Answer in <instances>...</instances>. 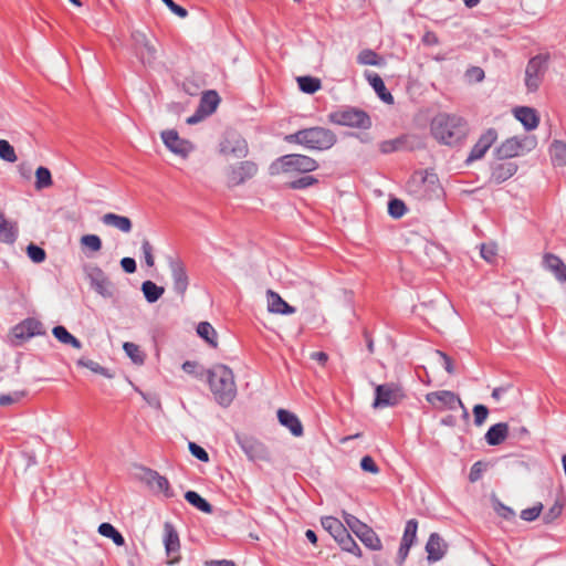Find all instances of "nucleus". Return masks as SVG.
I'll use <instances>...</instances> for the list:
<instances>
[{"label":"nucleus","instance_id":"obj_1","mask_svg":"<svg viewBox=\"0 0 566 566\" xmlns=\"http://www.w3.org/2000/svg\"><path fill=\"white\" fill-rule=\"evenodd\" d=\"M208 384L214 401L228 408L237 396V385L232 370L226 365H216L207 373Z\"/></svg>","mask_w":566,"mask_h":566},{"label":"nucleus","instance_id":"obj_2","mask_svg":"<svg viewBox=\"0 0 566 566\" xmlns=\"http://www.w3.org/2000/svg\"><path fill=\"white\" fill-rule=\"evenodd\" d=\"M431 134L440 144L454 146L465 138L468 125L460 116L441 113L431 122Z\"/></svg>","mask_w":566,"mask_h":566},{"label":"nucleus","instance_id":"obj_3","mask_svg":"<svg viewBox=\"0 0 566 566\" xmlns=\"http://www.w3.org/2000/svg\"><path fill=\"white\" fill-rule=\"evenodd\" d=\"M285 140L291 144L301 145L310 150L325 151L335 146L337 136L329 128L313 126L286 135Z\"/></svg>","mask_w":566,"mask_h":566},{"label":"nucleus","instance_id":"obj_4","mask_svg":"<svg viewBox=\"0 0 566 566\" xmlns=\"http://www.w3.org/2000/svg\"><path fill=\"white\" fill-rule=\"evenodd\" d=\"M318 163L306 155L287 154L276 158L269 166V174L277 176L281 174H307L316 170Z\"/></svg>","mask_w":566,"mask_h":566},{"label":"nucleus","instance_id":"obj_5","mask_svg":"<svg viewBox=\"0 0 566 566\" xmlns=\"http://www.w3.org/2000/svg\"><path fill=\"white\" fill-rule=\"evenodd\" d=\"M329 123L358 129H369L371 118L367 112L354 106H342L327 115Z\"/></svg>","mask_w":566,"mask_h":566},{"label":"nucleus","instance_id":"obj_6","mask_svg":"<svg viewBox=\"0 0 566 566\" xmlns=\"http://www.w3.org/2000/svg\"><path fill=\"white\" fill-rule=\"evenodd\" d=\"M408 191L417 200H429L439 196L441 187L434 174L415 176L407 185Z\"/></svg>","mask_w":566,"mask_h":566},{"label":"nucleus","instance_id":"obj_7","mask_svg":"<svg viewBox=\"0 0 566 566\" xmlns=\"http://www.w3.org/2000/svg\"><path fill=\"white\" fill-rule=\"evenodd\" d=\"M343 518L346 525L356 534L367 548L373 551H380L382 548L379 536L371 527L347 512H343Z\"/></svg>","mask_w":566,"mask_h":566},{"label":"nucleus","instance_id":"obj_8","mask_svg":"<svg viewBox=\"0 0 566 566\" xmlns=\"http://www.w3.org/2000/svg\"><path fill=\"white\" fill-rule=\"evenodd\" d=\"M548 69V56L537 54L531 57L526 64L524 83L528 92H536Z\"/></svg>","mask_w":566,"mask_h":566},{"label":"nucleus","instance_id":"obj_9","mask_svg":"<svg viewBox=\"0 0 566 566\" xmlns=\"http://www.w3.org/2000/svg\"><path fill=\"white\" fill-rule=\"evenodd\" d=\"M235 442L245 457L252 462L266 461L270 459V453L265 444L253 436L235 433Z\"/></svg>","mask_w":566,"mask_h":566},{"label":"nucleus","instance_id":"obj_10","mask_svg":"<svg viewBox=\"0 0 566 566\" xmlns=\"http://www.w3.org/2000/svg\"><path fill=\"white\" fill-rule=\"evenodd\" d=\"M90 286L102 297L112 298L115 294V285L106 273L97 265L85 269Z\"/></svg>","mask_w":566,"mask_h":566},{"label":"nucleus","instance_id":"obj_11","mask_svg":"<svg viewBox=\"0 0 566 566\" xmlns=\"http://www.w3.org/2000/svg\"><path fill=\"white\" fill-rule=\"evenodd\" d=\"M403 398L401 388L392 382L378 385L375 388L374 408L392 407Z\"/></svg>","mask_w":566,"mask_h":566},{"label":"nucleus","instance_id":"obj_12","mask_svg":"<svg viewBox=\"0 0 566 566\" xmlns=\"http://www.w3.org/2000/svg\"><path fill=\"white\" fill-rule=\"evenodd\" d=\"M259 167L254 161L244 160L230 167L228 184L231 187L243 185L258 174Z\"/></svg>","mask_w":566,"mask_h":566},{"label":"nucleus","instance_id":"obj_13","mask_svg":"<svg viewBox=\"0 0 566 566\" xmlns=\"http://www.w3.org/2000/svg\"><path fill=\"white\" fill-rule=\"evenodd\" d=\"M426 400L437 409L455 410L457 407L464 409V405L460 397L450 390H438L428 392Z\"/></svg>","mask_w":566,"mask_h":566},{"label":"nucleus","instance_id":"obj_14","mask_svg":"<svg viewBox=\"0 0 566 566\" xmlns=\"http://www.w3.org/2000/svg\"><path fill=\"white\" fill-rule=\"evenodd\" d=\"M220 153L235 158H244L249 153L247 140L234 132H229L220 143Z\"/></svg>","mask_w":566,"mask_h":566},{"label":"nucleus","instance_id":"obj_15","mask_svg":"<svg viewBox=\"0 0 566 566\" xmlns=\"http://www.w3.org/2000/svg\"><path fill=\"white\" fill-rule=\"evenodd\" d=\"M164 545H165V552L168 557H170V560L168 564L174 565L179 563L180 560V539L179 534L170 522H166L164 524Z\"/></svg>","mask_w":566,"mask_h":566},{"label":"nucleus","instance_id":"obj_16","mask_svg":"<svg viewBox=\"0 0 566 566\" xmlns=\"http://www.w3.org/2000/svg\"><path fill=\"white\" fill-rule=\"evenodd\" d=\"M161 139L171 153L182 158H186L193 150V145L189 140L180 138L175 129L161 132Z\"/></svg>","mask_w":566,"mask_h":566},{"label":"nucleus","instance_id":"obj_17","mask_svg":"<svg viewBox=\"0 0 566 566\" xmlns=\"http://www.w3.org/2000/svg\"><path fill=\"white\" fill-rule=\"evenodd\" d=\"M168 264L171 272L174 291L179 296L184 297L189 285V277L186 266L180 259L172 258L169 259Z\"/></svg>","mask_w":566,"mask_h":566},{"label":"nucleus","instance_id":"obj_18","mask_svg":"<svg viewBox=\"0 0 566 566\" xmlns=\"http://www.w3.org/2000/svg\"><path fill=\"white\" fill-rule=\"evenodd\" d=\"M497 139V132L494 128H489L484 133L481 134L478 142L473 145L467 161L471 163L474 160H479L484 157L486 151L491 148V146Z\"/></svg>","mask_w":566,"mask_h":566},{"label":"nucleus","instance_id":"obj_19","mask_svg":"<svg viewBox=\"0 0 566 566\" xmlns=\"http://www.w3.org/2000/svg\"><path fill=\"white\" fill-rule=\"evenodd\" d=\"M44 334L43 325L36 318H25L12 328V335L20 342Z\"/></svg>","mask_w":566,"mask_h":566},{"label":"nucleus","instance_id":"obj_20","mask_svg":"<svg viewBox=\"0 0 566 566\" xmlns=\"http://www.w3.org/2000/svg\"><path fill=\"white\" fill-rule=\"evenodd\" d=\"M447 549L448 545L444 539L438 533H431L426 544L428 560L433 563L442 559Z\"/></svg>","mask_w":566,"mask_h":566},{"label":"nucleus","instance_id":"obj_21","mask_svg":"<svg viewBox=\"0 0 566 566\" xmlns=\"http://www.w3.org/2000/svg\"><path fill=\"white\" fill-rule=\"evenodd\" d=\"M523 143L517 137L507 138L495 150L499 159H509L522 155Z\"/></svg>","mask_w":566,"mask_h":566},{"label":"nucleus","instance_id":"obj_22","mask_svg":"<svg viewBox=\"0 0 566 566\" xmlns=\"http://www.w3.org/2000/svg\"><path fill=\"white\" fill-rule=\"evenodd\" d=\"M268 296V311L274 314L291 315L296 312L295 307L286 303L279 293L269 290Z\"/></svg>","mask_w":566,"mask_h":566},{"label":"nucleus","instance_id":"obj_23","mask_svg":"<svg viewBox=\"0 0 566 566\" xmlns=\"http://www.w3.org/2000/svg\"><path fill=\"white\" fill-rule=\"evenodd\" d=\"M145 478L148 485L154 486L159 492H163L166 497L170 499L174 496V491L171 490L170 483L166 476L160 475L153 469H146Z\"/></svg>","mask_w":566,"mask_h":566},{"label":"nucleus","instance_id":"obj_24","mask_svg":"<svg viewBox=\"0 0 566 566\" xmlns=\"http://www.w3.org/2000/svg\"><path fill=\"white\" fill-rule=\"evenodd\" d=\"M543 264L546 270L554 274L557 281L566 283V264L559 256L546 253L543 258Z\"/></svg>","mask_w":566,"mask_h":566},{"label":"nucleus","instance_id":"obj_25","mask_svg":"<svg viewBox=\"0 0 566 566\" xmlns=\"http://www.w3.org/2000/svg\"><path fill=\"white\" fill-rule=\"evenodd\" d=\"M517 168V165L512 161L496 164L492 167L491 181L500 185L513 177Z\"/></svg>","mask_w":566,"mask_h":566},{"label":"nucleus","instance_id":"obj_26","mask_svg":"<svg viewBox=\"0 0 566 566\" xmlns=\"http://www.w3.org/2000/svg\"><path fill=\"white\" fill-rule=\"evenodd\" d=\"M277 419L282 426L287 428L295 437L303 434V426L297 416L289 410L279 409Z\"/></svg>","mask_w":566,"mask_h":566},{"label":"nucleus","instance_id":"obj_27","mask_svg":"<svg viewBox=\"0 0 566 566\" xmlns=\"http://www.w3.org/2000/svg\"><path fill=\"white\" fill-rule=\"evenodd\" d=\"M509 436V424L499 422L489 428L484 438L489 446H499L505 441Z\"/></svg>","mask_w":566,"mask_h":566},{"label":"nucleus","instance_id":"obj_28","mask_svg":"<svg viewBox=\"0 0 566 566\" xmlns=\"http://www.w3.org/2000/svg\"><path fill=\"white\" fill-rule=\"evenodd\" d=\"M516 119H518L526 130H533L538 126V116L534 108L522 106L514 111Z\"/></svg>","mask_w":566,"mask_h":566},{"label":"nucleus","instance_id":"obj_29","mask_svg":"<svg viewBox=\"0 0 566 566\" xmlns=\"http://www.w3.org/2000/svg\"><path fill=\"white\" fill-rule=\"evenodd\" d=\"M366 80L370 84V86L374 88V91L377 93L378 97L387 103L392 104L394 103V96L386 88V85L382 81V78L376 74V73H367Z\"/></svg>","mask_w":566,"mask_h":566},{"label":"nucleus","instance_id":"obj_30","mask_svg":"<svg viewBox=\"0 0 566 566\" xmlns=\"http://www.w3.org/2000/svg\"><path fill=\"white\" fill-rule=\"evenodd\" d=\"M102 222L103 224L116 228L124 233L130 232L133 228L132 221L128 217L119 216L113 212L105 213L102 217Z\"/></svg>","mask_w":566,"mask_h":566},{"label":"nucleus","instance_id":"obj_31","mask_svg":"<svg viewBox=\"0 0 566 566\" xmlns=\"http://www.w3.org/2000/svg\"><path fill=\"white\" fill-rule=\"evenodd\" d=\"M219 102L220 98L217 92H206L200 99L198 113H202L206 116L211 115L217 109Z\"/></svg>","mask_w":566,"mask_h":566},{"label":"nucleus","instance_id":"obj_32","mask_svg":"<svg viewBox=\"0 0 566 566\" xmlns=\"http://www.w3.org/2000/svg\"><path fill=\"white\" fill-rule=\"evenodd\" d=\"M549 155L555 167L566 166V143L554 140L549 146Z\"/></svg>","mask_w":566,"mask_h":566},{"label":"nucleus","instance_id":"obj_33","mask_svg":"<svg viewBox=\"0 0 566 566\" xmlns=\"http://www.w3.org/2000/svg\"><path fill=\"white\" fill-rule=\"evenodd\" d=\"M323 528L328 532L335 541H337L342 535H344L345 532H347V528L344 526V524L334 516H325L321 521Z\"/></svg>","mask_w":566,"mask_h":566},{"label":"nucleus","instance_id":"obj_34","mask_svg":"<svg viewBox=\"0 0 566 566\" xmlns=\"http://www.w3.org/2000/svg\"><path fill=\"white\" fill-rule=\"evenodd\" d=\"M142 292L148 303H155L163 296L165 289L147 280L142 283Z\"/></svg>","mask_w":566,"mask_h":566},{"label":"nucleus","instance_id":"obj_35","mask_svg":"<svg viewBox=\"0 0 566 566\" xmlns=\"http://www.w3.org/2000/svg\"><path fill=\"white\" fill-rule=\"evenodd\" d=\"M185 499L189 504L203 513L211 514L213 511L212 505L196 491H187Z\"/></svg>","mask_w":566,"mask_h":566},{"label":"nucleus","instance_id":"obj_36","mask_svg":"<svg viewBox=\"0 0 566 566\" xmlns=\"http://www.w3.org/2000/svg\"><path fill=\"white\" fill-rule=\"evenodd\" d=\"M197 334L211 347L218 346L217 332L209 322H200L197 326Z\"/></svg>","mask_w":566,"mask_h":566},{"label":"nucleus","instance_id":"obj_37","mask_svg":"<svg viewBox=\"0 0 566 566\" xmlns=\"http://www.w3.org/2000/svg\"><path fill=\"white\" fill-rule=\"evenodd\" d=\"M52 333L54 337L63 344L71 345L76 349H80L82 347L81 342L75 336H73L64 326H55Z\"/></svg>","mask_w":566,"mask_h":566},{"label":"nucleus","instance_id":"obj_38","mask_svg":"<svg viewBox=\"0 0 566 566\" xmlns=\"http://www.w3.org/2000/svg\"><path fill=\"white\" fill-rule=\"evenodd\" d=\"M336 543L339 545V547L347 553H350L355 555L356 557H361V549L359 548L356 541L353 538V536L347 532L342 535Z\"/></svg>","mask_w":566,"mask_h":566},{"label":"nucleus","instance_id":"obj_39","mask_svg":"<svg viewBox=\"0 0 566 566\" xmlns=\"http://www.w3.org/2000/svg\"><path fill=\"white\" fill-rule=\"evenodd\" d=\"M98 533L102 536L111 538L117 546H123L125 544L124 536L111 523H102L98 526Z\"/></svg>","mask_w":566,"mask_h":566},{"label":"nucleus","instance_id":"obj_40","mask_svg":"<svg viewBox=\"0 0 566 566\" xmlns=\"http://www.w3.org/2000/svg\"><path fill=\"white\" fill-rule=\"evenodd\" d=\"M424 253L430 259L431 265H440L446 259V252L442 250L441 247L434 243L427 242L424 244Z\"/></svg>","mask_w":566,"mask_h":566},{"label":"nucleus","instance_id":"obj_41","mask_svg":"<svg viewBox=\"0 0 566 566\" xmlns=\"http://www.w3.org/2000/svg\"><path fill=\"white\" fill-rule=\"evenodd\" d=\"M297 84L300 90L306 94H314L322 86L321 80L313 76H300L297 77Z\"/></svg>","mask_w":566,"mask_h":566},{"label":"nucleus","instance_id":"obj_42","mask_svg":"<svg viewBox=\"0 0 566 566\" xmlns=\"http://www.w3.org/2000/svg\"><path fill=\"white\" fill-rule=\"evenodd\" d=\"M136 53L145 65H150L156 60V49L150 42L144 43L143 46L137 48Z\"/></svg>","mask_w":566,"mask_h":566},{"label":"nucleus","instance_id":"obj_43","mask_svg":"<svg viewBox=\"0 0 566 566\" xmlns=\"http://www.w3.org/2000/svg\"><path fill=\"white\" fill-rule=\"evenodd\" d=\"M51 171L46 167H39L35 171V188L38 190L52 186Z\"/></svg>","mask_w":566,"mask_h":566},{"label":"nucleus","instance_id":"obj_44","mask_svg":"<svg viewBox=\"0 0 566 566\" xmlns=\"http://www.w3.org/2000/svg\"><path fill=\"white\" fill-rule=\"evenodd\" d=\"M418 522L415 518L408 520L402 534L401 543L413 545L417 539Z\"/></svg>","mask_w":566,"mask_h":566},{"label":"nucleus","instance_id":"obj_45","mask_svg":"<svg viewBox=\"0 0 566 566\" xmlns=\"http://www.w3.org/2000/svg\"><path fill=\"white\" fill-rule=\"evenodd\" d=\"M80 242L82 248L90 252H98L102 249V240L97 234H84Z\"/></svg>","mask_w":566,"mask_h":566},{"label":"nucleus","instance_id":"obj_46","mask_svg":"<svg viewBox=\"0 0 566 566\" xmlns=\"http://www.w3.org/2000/svg\"><path fill=\"white\" fill-rule=\"evenodd\" d=\"M318 184V179L314 176H302L295 180L290 181L286 186L293 190L306 189Z\"/></svg>","mask_w":566,"mask_h":566},{"label":"nucleus","instance_id":"obj_47","mask_svg":"<svg viewBox=\"0 0 566 566\" xmlns=\"http://www.w3.org/2000/svg\"><path fill=\"white\" fill-rule=\"evenodd\" d=\"M357 62L360 65L378 66L381 64L380 60L378 57V54L370 49H365V50L360 51L357 55Z\"/></svg>","mask_w":566,"mask_h":566},{"label":"nucleus","instance_id":"obj_48","mask_svg":"<svg viewBox=\"0 0 566 566\" xmlns=\"http://www.w3.org/2000/svg\"><path fill=\"white\" fill-rule=\"evenodd\" d=\"M77 365L81 367H85V368L90 369L91 371H93L95 374H99L106 378L113 377V375L109 373L108 369L104 368L103 366H101L98 363H96L94 360L86 359V358H80L77 360Z\"/></svg>","mask_w":566,"mask_h":566},{"label":"nucleus","instance_id":"obj_49","mask_svg":"<svg viewBox=\"0 0 566 566\" xmlns=\"http://www.w3.org/2000/svg\"><path fill=\"white\" fill-rule=\"evenodd\" d=\"M0 158L8 163H14L18 159L13 146L6 139H0Z\"/></svg>","mask_w":566,"mask_h":566},{"label":"nucleus","instance_id":"obj_50","mask_svg":"<svg viewBox=\"0 0 566 566\" xmlns=\"http://www.w3.org/2000/svg\"><path fill=\"white\" fill-rule=\"evenodd\" d=\"M123 348H124L125 353L127 354V356L134 363L142 364L144 361V358H143V355H142V352H140L138 345L127 342L124 344Z\"/></svg>","mask_w":566,"mask_h":566},{"label":"nucleus","instance_id":"obj_51","mask_svg":"<svg viewBox=\"0 0 566 566\" xmlns=\"http://www.w3.org/2000/svg\"><path fill=\"white\" fill-rule=\"evenodd\" d=\"M388 212L392 218H401L406 213V206L399 199H392L388 203Z\"/></svg>","mask_w":566,"mask_h":566},{"label":"nucleus","instance_id":"obj_52","mask_svg":"<svg viewBox=\"0 0 566 566\" xmlns=\"http://www.w3.org/2000/svg\"><path fill=\"white\" fill-rule=\"evenodd\" d=\"M27 254L34 263L43 262L46 256L44 249L32 243L28 245Z\"/></svg>","mask_w":566,"mask_h":566},{"label":"nucleus","instance_id":"obj_53","mask_svg":"<svg viewBox=\"0 0 566 566\" xmlns=\"http://www.w3.org/2000/svg\"><path fill=\"white\" fill-rule=\"evenodd\" d=\"M473 416L474 424L481 427L489 416V409L484 405H475L473 407Z\"/></svg>","mask_w":566,"mask_h":566},{"label":"nucleus","instance_id":"obj_54","mask_svg":"<svg viewBox=\"0 0 566 566\" xmlns=\"http://www.w3.org/2000/svg\"><path fill=\"white\" fill-rule=\"evenodd\" d=\"M542 509L543 505L541 503L532 507H527L521 512V518L526 522L535 521L539 516Z\"/></svg>","mask_w":566,"mask_h":566},{"label":"nucleus","instance_id":"obj_55","mask_svg":"<svg viewBox=\"0 0 566 566\" xmlns=\"http://www.w3.org/2000/svg\"><path fill=\"white\" fill-rule=\"evenodd\" d=\"M142 252L144 256V261L147 266L153 268L155 264L154 255H153V245L147 239H144L142 242Z\"/></svg>","mask_w":566,"mask_h":566},{"label":"nucleus","instance_id":"obj_56","mask_svg":"<svg viewBox=\"0 0 566 566\" xmlns=\"http://www.w3.org/2000/svg\"><path fill=\"white\" fill-rule=\"evenodd\" d=\"M188 448H189L190 453L195 458H197L198 460H200L202 462H208L209 461L208 452L202 447H200L199 444H197L195 442H189Z\"/></svg>","mask_w":566,"mask_h":566},{"label":"nucleus","instance_id":"obj_57","mask_svg":"<svg viewBox=\"0 0 566 566\" xmlns=\"http://www.w3.org/2000/svg\"><path fill=\"white\" fill-rule=\"evenodd\" d=\"M360 468L361 470L373 474H377L379 472L378 465L370 455H365L361 458Z\"/></svg>","mask_w":566,"mask_h":566},{"label":"nucleus","instance_id":"obj_58","mask_svg":"<svg viewBox=\"0 0 566 566\" xmlns=\"http://www.w3.org/2000/svg\"><path fill=\"white\" fill-rule=\"evenodd\" d=\"M436 354L439 356L440 363L443 366V368L446 369V371L449 375H453L455 370H454V366H453L451 358L446 353H443L441 350H437Z\"/></svg>","mask_w":566,"mask_h":566},{"label":"nucleus","instance_id":"obj_59","mask_svg":"<svg viewBox=\"0 0 566 566\" xmlns=\"http://www.w3.org/2000/svg\"><path fill=\"white\" fill-rule=\"evenodd\" d=\"M563 511V506L558 503H555L545 514H544V522L551 523L554 520H556Z\"/></svg>","mask_w":566,"mask_h":566},{"label":"nucleus","instance_id":"obj_60","mask_svg":"<svg viewBox=\"0 0 566 566\" xmlns=\"http://www.w3.org/2000/svg\"><path fill=\"white\" fill-rule=\"evenodd\" d=\"M161 1L169 8V10L172 13H175L179 18H186L188 15V11L184 7L175 3L172 0H161Z\"/></svg>","mask_w":566,"mask_h":566},{"label":"nucleus","instance_id":"obj_61","mask_svg":"<svg viewBox=\"0 0 566 566\" xmlns=\"http://www.w3.org/2000/svg\"><path fill=\"white\" fill-rule=\"evenodd\" d=\"M400 145L399 139L385 140L380 144V151L382 154H389L396 151Z\"/></svg>","mask_w":566,"mask_h":566},{"label":"nucleus","instance_id":"obj_62","mask_svg":"<svg viewBox=\"0 0 566 566\" xmlns=\"http://www.w3.org/2000/svg\"><path fill=\"white\" fill-rule=\"evenodd\" d=\"M120 266L126 273H134L136 271V261L133 258L125 256L120 260Z\"/></svg>","mask_w":566,"mask_h":566},{"label":"nucleus","instance_id":"obj_63","mask_svg":"<svg viewBox=\"0 0 566 566\" xmlns=\"http://www.w3.org/2000/svg\"><path fill=\"white\" fill-rule=\"evenodd\" d=\"M482 463L480 461L475 462L472 467H471V470H470V473H469V480L471 482H475L478 481L481 475H482Z\"/></svg>","mask_w":566,"mask_h":566},{"label":"nucleus","instance_id":"obj_64","mask_svg":"<svg viewBox=\"0 0 566 566\" xmlns=\"http://www.w3.org/2000/svg\"><path fill=\"white\" fill-rule=\"evenodd\" d=\"M20 396H21L20 394H14V395L2 394V395H0V406L4 407V406L12 405L19 400Z\"/></svg>","mask_w":566,"mask_h":566}]
</instances>
